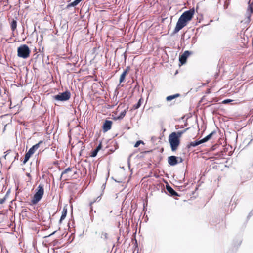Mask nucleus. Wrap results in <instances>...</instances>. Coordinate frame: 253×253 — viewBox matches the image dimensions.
<instances>
[{
	"label": "nucleus",
	"instance_id": "1",
	"mask_svg": "<svg viewBox=\"0 0 253 253\" xmlns=\"http://www.w3.org/2000/svg\"><path fill=\"white\" fill-rule=\"evenodd\" d=\"M195 13L194 8L184 12L179 18L176 27L173 31V33L175 34L181 30L184 27L187 25V23L193 18Z\"/></svg>",
	"mask_w": 253,
	"mask_h": 253
},
{
	"label": "nucleus",
	"instance_id": "2",
	"mask_svg": "<svg viewBox=\"0 0 253 253\" xmlns=\"http://www.w3.org/2000/svg\"><path fill=\"white\" fill-rule=\"evenodd\" d=\"M169 141L170 144L171 150L175 151L180 144V139L176 136L175 132L171 133L169 137Z\"/></svg>",
	"mask_w": 253,
	"mask_h": 253
},
{
	"label": "nucleus",
	"instance_id": "3",
	"mask_svg": "<svg viewBox=\"0 0 253 253\" xmlns=\"http://www.w3.org/2000/svg\"><path fill=\"white\" fill-rule=\"evenodd\" d=\"M44 193L43 186L40 184L38 186L36 189V192L35 193L31 202L33 205L36 204L42 199Z\"/></svg>",
	"mask_w": 253,
	"mask_h": 253
},
{
	"label": "nucleus",
	"instance_id": "4",
	"mask_svg": "<svg viewBox=\"0 0 253 253\" xmlns=\"http://www.w3.org/2000/svg\"><path fill=\"white\" fill-rule=\"evenodd\" d=\"M30 50L26 44L20 46L17 49V56L23 59L27 58L30 55Z\"/></svg>",
	"mask_w": 253,
	"mask_h": 253
},
{
	"label": "nucleus",
	"instance_id": "5",
	"mask_svg": "<svg viewBox=\"0 0 253 253\" xmlns=\"http://www.w3.org/2000/svg\"><path fill=\"white\" fill-rule=\"evenodd\" d=\"M42 141H40L38 143L33 145L28 151L25 154V158L23 162V164H25L29 160L31 156L35 153V151L37 150L41 143H42Z\"/></svg>",
	"mask_w": 253,
	"mask_h": 253
},
{
	"label": "nucleus",
	"instance_id": "6",
	"mask_svg": "<svg viewBox=\"0 0 253 253\" xmlns=\"http://www.w3.org/2000/svg\"><path fill=\"white\" fill-rule=\"evenodd\" d=\"M71 97V93L69 91L59 93L53 96L54 100L60 101H66L68 100Z\"/></svg>",
	"mask_w": 253,
	"mask_h": 253
},
{
	"label": "nucleus",
	"instance_id": "7",
	"mask_svg": "<svg viewBox=\"0 0 253 253\" xmlns=\"http://www.w3.org/2000/svg\"><path fill=\"white\" fill-rule=\"evenodd\" d=\"M72 171V168L70 167H68L66 168L61 173L60 179V180L63 179L64 181H66L68 179L69 177H71V175L69 173Z\"/></svg>",
	"mask_w": 253,
	"mask_h": 253
},
{
	"label": "nucleus",
	"instance_id": "8",
	"mask_svg": "<svg viewBox=\"0 0 253 253\" xmlns=\"http://www.w3.org/2000/svg\"><path fill=\"white\" fill-rule=\"evenodd\" d=\"M191 54L192 52L191 51L188 50L184 51V52L179 57V60L180 63L182 65L185 64L186 62L188 57Z\"/></svg>",
	"mask_w": 253,
	"mask_h": 253
},
{
	"label": "nucleus",
	"instance_id": "9",
	"mask_svg": "<svg viewBox=\"0 0 253 253\" xmlns=\"http://www.w3.org/2000/svg\"><path fill=\"white\" fill-rule=\"evenodd\" d=\"M168 162L170 166H175L178 163V157L170 156L168 158Z\"/></svg>",
	"mask_w": 253,
	"mask_h": 253
},
{
	"label": "nucleus",
	"instance_id": "10",
	"mask_svg": "<svg viewBox=\"0 0 253 253\" xmlns=\"http://www.w3.org/2000/svg\"><path fill=\"white\" fill-rule=\"evenodd\" d=\"M112 122L109 120H106L103 125V129L104 132H107L111 128Z\"/></svg>",
	"mask_w": 253,
	"mask_h": 253
},
{
	"label": "nucleus",
	"instance_id": "11",
	"mask_svg": "<svg viewBox=\"0 0 253 253\" xmlns=\"http://www.w3.org/2000/svg\"><path fill=\"white\" fill-rule=\"evenodd\" d=\"M166 189L168 192L172 196H179L178 194L169 184L166 185Z\"/></svg>",
	"mask_w": 253,
	"mask_h": 253
},
{
	"label": "nucleus",
	"instance_id": "12",
	"mask_svg": "<svg viewBox=\"0 0 253 253\" xmlns=\"http://www.w3.org/2000/svg\"><path fill=\"white\" fill-rule=\"evenodd\" d=\"M202 143H203V142L201 139L200 140H195L193 142H191L189 144H188L187 146V148L190 149L191 147H195Z\"/></svg>",
	"mask_w": 253,
	"mask_h": 253
},
{
	"label": "nucleus",
	"instance_id": "13",
	"mask_svg": "<svg viewBox=\"0 0 253 253\" xmlns=\"http://www.w3.org/2000/svg\"><path fill=\"white\" fill-rule=\"evenodd\" d=\"M216 133V132L215 131H212L211 133H210L209 135L205 137L204 138L202 139V141L203 143L206 142L208 141H209L212 136Z\"/></svg>",
	"mask_w": 253,
	"mask_h": 253
},
{
	"label": "nucleus",
	"instance_id": "14",
	"mask_svg": "<svg viewBox=\"0 0 253 253\" xmlns=\"http://www.w3.org/2000/svg\"><path fill=\"white\" fill-rule=\"evenodd\" d=\"M67 213V209L64 208L62 211V215L61 216V217H60V219L59 220L60 223H61L62 222V220L65 218Z\"/></svg>",
	"mask_w": 253,
	"mask_h": 253
},
{
	"label": "nucleus",
	"instance_id": "15",
	"mask_svg": "<svg viewBox=\"0 0 253 253\" xmlns=\"http://www.w3.org/2000/svg\"><path fill=\"white\" fill-rule=\"evenodd\" d=\"M253 12V5L249 4L247 9L248 19L249 20L251 14Z\"/></svg>",
	"mask_w": 253,
	"mask_h": 253
},
{
	"label": "nucleus",
	"instance_id": "16",
	"mask_svg": "<svg viewBox=\"0 0 253 253\" xmlns=\"http://www.w3.org/2000/svg\"><path fill=\"white\" fill-rule=\"evenodd\" d=\"M179 96H180V94H178V93L174 94V95L168 96L166 97V100L167 101H171L172 100L175 99L176 98L179 97Z\"/></svg>",
	"mask_w": 253,
	"mask_h": 253
},
{
	"label": "nucleus",
	"instance_id": "17",
	"mask_svg": "<svg viewBox=\"0 0 253 253\" xmlns=\"http://www.w3.org/2000/svg\"><path fill=\"white\" fill-rule=\"evenodd\" d=\"M127 72V71L126 70H125V71H124V72L121 74V76L120 77V80H119V82H120V83L123 82L124 81V79L125 78V77L126 76Z\"/></svg>",
	"mask_w": 253,
	"mask_h": 253
},
{
	"label": "nucleus",
	"instance_id": "18",
	"mask_svg": "<svg viewBox=\"0 0 253 253\" xmlns=\"http://www.w3.org/2000/svg\"><path fill=\"white\" fill-rule=\"evenodd\" d=\"M142 98H140L138 102L135 105H133V109L135 110V109H138L140 106L141 105V101H142Z\"/></svg>",
	"mask_w": 253,
	"mask_h": 253
},
{
	"label": "nucleus",
	"instance_id": "19",
	"mask_svg": "<svg viewBox=\"0 0 253 253\" xmlns=\"http://www.w3.org/2000/svg\"><path fill=\"white\" fill-rule=\"evenodd\" d=\"M17 27V22L15 20H13L11 24V28L13 31H14Z\"/></svg>",
	"mask_w": 253,
	"mask_h": 253
},
{
	"label": "nucleus",
	"instance_id": "20",
	"mask_svg": "<svg viewBox=\"0 0 253 253\" xmlns=\"http://www.w3.org/2000/svg\"><path fill=\"white\" fill-rule=\"evenodd\" d=\"M126 110H124L123 111H122L120 113V115L118 116H117L116 119H119V120L122 119V118H123L125 117V116L126 115Z\"/></svg>",
	"mask_w": 253,
	"mask_h": 253
},
{
	"label": "nucleus",
	"instance_id": "21",
	"mask_svg": "<svg viewBox=\"0 0 253 253\" xmlns=\"http://www.w3.org/2000/svg\"><path fill=\"white\" fill-rule=\"evenodd\" d=\"M101 238L104 240H106L108 238V234L105 232H102L101 235Z\"/></svg>",
	"mask_w": 253,
	"mask_h": 253
},
{
	"label": "nucleus",
	"instance_id": "22",
	"mask_svg": "<svg viewBox=\"0 0 253 253\" xmlns=\"http://www.w3.org/2000/svg\"><path fill=\"white\" fill-rule=\"evenodd\" d=\"M144 144V142L142 140H138L137 141L135 144H134V147H138L140 144Z\"/></svg>",
	"mask_w": 253,
	"mask_h": 253
},
{
	"label": "nucleus",
	"instance_id": "23",
	"mask_svg": "<svg viewBox=\"0 0 253 253\" xmlns=\"http://www.w3.org/2000/svg\"><path fill=\"white\" fill-rule=\"evenodd\" d=\"M175 134H176V136L177 137V138L178 139H180V137L183 134V132H181V131H178L175 132Z\"/></svg>",
	"mask_w": 253,
	"mask_h": 253
},
{
	"label": "nucleus",
	"instance_id": "24",
	"mask_svg": "<svg viewBox=\"0 0 253 253\" xmlns=\"http://www.w3.org/2000/svg\"><path fill=\"white\" fill-rule=\"evenodd\" d=\"M97 153L95 150H93L90 154V157H95L97 155Z\"/></svg>",
	"mask_w": 253,
	"mask_h": 253
},
{
	"label": "nucleus",
	"instance_id": "25",
	"mask_svg": "<svg viewBox=\"0 0 253 253\" xmlns=\"http://www.w3.org/2000/svg\"><path fill=\"white\" fill-rule=\"evenodd\" d=\"M76 6V4L75 3V2L73 1L71 3H70V4H69L68 5H67V7H74Z\"/></svg>",
	"mask_w": 253,
	"mask_h": 253
},
{
	"label": "nucleus",
	"instance_id": "26",
	"mask_svg": "<svg viewBox=\"0 0 253 253\" xmlns=\"http://www.w3.org/2000/svg\"><path fill=\"white\" fill-rule=\"evenodd\" d=\"M6 198H5V197H4L3 198L0 199V204H3L5 202V200H6Z\"/></svg>",
	"mask_w": 253,
	"mask_h": 253
},
{
	"label": "nucleus",
	"instance_id": "27",
	"mask_svg": "<svg viewBox=\"0 0 253 253\" xmlns=\"http://www.w3.org/2000/svg\"><path fill=\"white\" fill-rule=\"evenodd\" d=\"M231 101H232V100L230 99H225V100H223L222 102L224 104H227Z\"/></svg>",
	"mask_w": 253,
	"mask_h": 253
},
{
	"label": "nucleus",
	"instance_id": "28",
	"mask_svg": "<svg viewBox=\"0 0 253 253\" xmlns=\"http://www.w3.org/2000/svg\"><path fill=\"white\" fill-rule=\"evenodd\" d=\"M102 148V144L101 143H100L97 147H96V149L100 150Z\"/></svg>",
	"mask_w": 253,
	"mask_h": 253
},
{
	"label": "nucleus",
	"instance_id": "29",
	"mask_svg": "<svg viewBox=\"0 0 253 253\" xmlns=\"http://www.w3.org/2000/svg\"><path fill=\"white\" fill-rule=\"evenodd\" d=\"M178 163H182L183 161V159L180 157H178Z\"/></svg>",
	"mask_w": 253,
	"mask_h": 253
},
{
	"label": "nucleus",
	"instance_id": "30",
	"mask_svg": "<svg viewBox=\"0 0 253 253\" xmlns=\"http://www.w3.org/2000/svg\"><path fill=\"white\" fill-rule=\"evenodd\" d=\"M188 129H189L188 128H187L185 129H184V130H181V132H183V133H185V132H186V131Z\"/></svg>",
	"mask_w": 253,
	"mask_h": 253
},
{
	"label": "nucleus",
	"instance_id": "31",
	"mask_svg": "<svg viewBox=\"0 0 253 253\" xmlns=\"http://www.w3.org/2000/svg\"><path fill=\"white\" fill-rule=\"evenodd\" d=\"M26 175V176H28V177L31 178V175H30V173H27Z\"/></svg>",
	"mask_w": 253,
	"mask_h": 253
},
{
	"label": "nucleus",
	"instance_id": "32",
	"mask_svg": "<svg viewBox=\"0 0 253 253\" xmlns=\"http://www.w3.org/2000/svg\"><path fill=\"white\" fill-rule=\"evenodd\" d=\"M9 191H10V190H9L7 192V193H6V194L5 196V198H6V197L8 196V194H9Z\"/></svg>",
	"mask_w": 253,
	"mask_h": 253
},
{
	"label": "nucleus",
	"instance_id": "33",
	"mask_svg": "<svg viewBox=\"0 0 253 253\" xmlns=\"http://www.w3.org/2000/svg\"><path fill=\"white\" fill-rule=\"evenodd\" d=\"M95 201H96L95 200H94V201L91 202L90 203V205H91L92 204H93Z\"/></svg>",
	"mask_w": 253,
	"mask_h": 253
},
{
	"label": "nucleus",
	"instance_id": "34",
	"mask_svg": "<svg viewBox=\"0 0 253 253\" xmlns=\"http://www.w3.org/2000/svg\"><path fill=\"white\" fill-rule=\"evenodd\" d=\"M94 150H95L97 153H98V151H99V150L97 149L96 148H95Z\"/></svg>",
	"mask_w": 253,
	"mask_h": 253
},
{
	"label": "nucleus",
	"instance_id": "35",
	"mask_svg": "<svg viewBox=\"0 0 253 253\" xmlns=\"http://www.w3.org/2000/svg\"><path fill=\"white\" fill-rule=\"evenodd\" d=\"M100 199H101V198H100V196H98V197L97 198V199H96V200H100Z\"/></svg>",
	"mask_w": 253,
	"mask_h": 253
},
{
	"label": "nucleus",
	"instance_id": "36",
	"mask_svg": "<svg viewBox=\"0 0 253 253\" xmlns=\"http://www.w3.org/2000/svg\"><path fill=\"white\" fill-rule=\"evenodd\" d=\"M128 166H129V167H130L129 160H128Z\"/></svg>",
	"mask_w": 253,
	"mask_h": 253
},
{
	"label": "nucleus",
	"instance_id": "37",
	"mask_svg": "<svg viewBox=\"0 0 253 253\" xmlns=\"http://www.w3.org/2000/svg\"><path fill=\"white\" fill-rule=\"evenodd\" d=\"M16 156H17V157L18 156V153H16V156L15 157V159L17 158Z\"/></svg>",
	"mask_w": 253,
	"mask_h": 253
},
{
	"label": "nucleus",
	"instance_id": "38",
	"mask_svg": "<svg viewBox=\"0 0 253 253\" xmlns=\"http://www.w3.org/2000/svg\"><path fill=\"white\" fill-rule=\"evenodd\" d=\"M115 182H120V181H118L116 180H115Z\"/></svg>",
	"mask_w": 253,
	"mask_h": 253
},
{
	"label": "nucleus",
	"instance_id": "39",
	"mask_svg": "<svg viewBox=\"0 0 253 253\" xmlns=\"http://www.w3.org/2000/svg\"><path fill=\"white\" fill-rule=\"evenodd\" d=\"M55 232L56 231H54V232L52 234H54Z\"/></svg>",
	"mask_w": 253,
	"mask_h": 253
},
{
	"label": "nucleus",
	"instance_id": "40",
	"mask_svg": "<svg viewBox=\"0 0 253 253\" xmlns=\"http://www.w3.org/2000/svg\"><path fill=\"white\" fill-rule=\"evenodd\" d=\"M104 186H105V185L103 184V187H104Z\"/></svg>",
	"mask_w": 253,
	"mask_h": 253
},
{
	"label": "nucleus",
	"instance_id": "41",
	"mask_svg": "<svg viewBox=\"0 0 253 253\" xmlns=\"http://www.w3.org/2000/svg\"><path fill=\"white\" fill-rule=\"evenodd\" d=\"M104 186H105V185L103 184V187H104Z\"/></svg>",
	"mask_w": 253,
	"mask_h": 253
},
{
	"label": "nucleus",
	"instance_id": "42",
	"mask_svg": "<svg viewBox=\"0 0 253 253\" xmlns=\"http://www.w3.org/2000/svg\"><path fill=\"white\" fill-rule=\"evenodd\" d=\"M104 186H105V185L103 184V187H104Z\"/></svg>",
	"mask_w": 253,
	"mask_h": 253
}]
</instances>
